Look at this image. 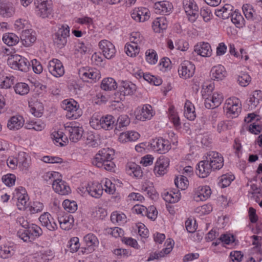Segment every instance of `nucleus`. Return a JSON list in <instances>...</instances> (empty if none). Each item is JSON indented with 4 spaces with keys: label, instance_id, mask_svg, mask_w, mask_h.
Segmentation results:
<instances>
[{
    "label": "nucleus",
    "instance_id": "obj_1",
    "mask_svg": "<svg viewBox=\"0 0 262 262\" xmlns=\"http://www.w3.org/2000/svg\"><path fill=\"white\" fill-rule=\"evenodd\" d=\"M42 234V229L34 224H30L26 229L23 231L19 230L17 233V236L26 242H31Z\"/></svg>",
    "mask_w": 262,
    "mask_h": 262
},
{
    "label": "nucleus",
    "instance_id": "obj_2",
    "mask_svg": "<svg viewBox=\"0 0 262 262\" xmlns=\"http://www.w3.org/2000/svg\"><path fill=\"white\" fill-rule=\"evenodd\" d=\"M115 121L113 116L107 115L102 116L100 119L93 117L90 123L91 126L96 129L103 128L105 130H110L113 128Z\"/></svg>",
    "mask_w": 262,
    "mask_h": 262
},
{
    "label": "nucleus",
    "instance_id": "obj_3",
    "mask_svg": "<svg viewBox=\"0 0 262 262\" xmlns=\"http://www.w3.org/2000/svg\"><path fill=\"white\" fill-rule=\"evenodd\" d=\"M8 65L14 70L26 72L30 66L29 61L25 57L19 55H13L7 60Z\"/></svg>",
    "mask_w": 262,
    "mask_h": 262
},
{
    "label": "nucleus",
    "instance_id": "obj_4",
    "mask_svg": "<svg viewBox=\"0 0 262 262\" xmlns=\"http://www.w3.org/2000/svg\"><path fill=\"white\" fill-rule=\"evenodd\" d=\"M69 35V27L68 25H62L53 36L54 45L59 49L63 48L67 44Z\"/></svg>",
    "mask_w": 262,
    "mask_h": 262
},
{
    "label": "nucleus",
    "instance_id": "obj_5",
    "mask_svg": "<svg viewBox=\"0 0 262 262\" xmlns=\"http://www.w3.org/2000/svg\"><path fill=\"white\" fill-rule=\"evenodd\" d=\"M63 108L67 111L66 117L68 119H76L82 115V111L79 108L77 102L75 101H68L65 100L63 101Z\"/></svg>",
    "mask_w": 262,
    "mask_h": 262
},
{
    "label": "nucleus",
    "instance_id": "obj_6",
    "mask_svg": "<svg viewBox=\"0 0 262 262\" xmlns=\"http://www.w3.org/2000/svg\"><path fill=\"white\" fill-rule=\"evenodd\" d=\"M183 6L191 23H194L199 17L198 7L193 0H183Z\"/></svg>",
    "mask_w": 262,
    "mask_h": 262
},
{
    "label": "nucleus",
    "instance_id": "obj_7",
    "mask_svg": "<svg viewBox=\"0 0 262 262\" xmlns=\"http://www.w3.org/2000/svg\"><path fill=\"white\" fill-rule=\"evenodd\" d=\"M205 158L213 170L220 169L224 165L223 157L217 152L210 151L207 152Z\"/></svg>",
    "mask_w": 262,
    "mask_h": 262
},
{
    "label": "nucleus",
    "instance_id": "obj_8",
    "mask_svg": "<svg viewBox=\"0 0 262 262\" xmlns=\"http://www.w3.org/2000/svg\"><path fill=\"white\" fill-rule=\"evenodd\" d=\"M202 96L205 99V106L208 109H213L219 106L223 100V97L222 94L216 92L213 93L212 95L208 94V97H205V94H202Z\"/></svg>",
    "mask_w": 262,
    "mask_h": 262
},
{
    "label": "nucleus",
    "instance_id": "obj_9",
    "mask_svg": "<svg viewBox=\"0 0 262 262\" xmlns=\"http://www.w3.org/2000/svg\"><path fill=\"white\" fill-rule=\"evenodd\" d=\"M37 15L42 18H48L51 14V8L48 4L47 0H35Z\"/></svg>",
    "mask_w": 262,
    "mask_h": 262
},
{
    "label": "nucleus",
    "instance_id": "obj_10",
    "mask_svg": "<svg viewBox=\"0 0 262 262\" xmlns=\"http://www.w3.org/2000/svg\"><path fill=\"white\" fill-rule=\"evenodd\" d=\"M150 145L154 150L162 154L167 152L170 148L168 140L161 138L153 139L150 143Z\"/></svg>",
    "mask_w": 262,
    "mask_h": 262
},
{
    "label": "nucleus",
    "instance_id": "obj_11",
    "mask_svg": "<svg viewBox=\"0 0 262 262\" xmlns=\"http://www.w3.org/2000/svg\"><path fill=\"white\" fill-rule=\"evenodd\" d=\"M195 66L191 62L185 60L179 67L178 72L180 76L184 79L192 77L195 71Z\"/></svg>",
    "mask_w": 262,
    "mask_h": 262
},
{
    "label": "nucleus",
    "instance_id": "obj_12",
    "mask_svg": "<svg viewBox=\"0 0 262 262\" xmlns=\"http://www.w3.org/2000/svg\"><path fill=\"white\" fill-rule=\"evenodd\" d=\"M50 73L54 76L58 77L62 76L64 73V70L61 62L57 59L50 60L48 65Z\"/></svg>",
    "mask_w": 262,
    "mask_h": 262
},
{
    "label": "nucleus",
    "instance_id": "obj_13",
    "mask_svg": "<svg viewBox=\"0 0 262 262\" xmlns=\"http://www.w3.org/2000/svg\"><path fill=\"white\" fill-rule=\"evenodd\" d=\"M99 46L105 58L111 59L114 56L116 49L112 42L107 40H102L99 42Z\"/></svg>",
    "mask_w": 262,
    "mask_h": 262
},
{
    "label": "nucleus",
    "instance_id": "obj_14",
    "mask_svg": "<svg viewBox=\"0 0 262 262\" xmlns=\"http://www.w3.org/2000/svg\"><path fill=\"white\" fill-rule=\"evenodd\" d=\"M65 131L69 134L70 140L73 142H77L82 136L83 130L79 126L66 125Z\"/></svg>",
    "mask_w": 262,
    "mask_h": 262
},
{
    "label": "nucleus",
    "instance_id": "obj_15",
    "mask_svg": "<svg viewBox=\"0 0 262 262\" xmlns=\"http://www.w3.org/2000/svg\"><path fill=\"white\" fill-rule=\"evenodd\" d=\"M51 181L52 182L53 188L58 194L67 195L70 192V188L65 181L61 179H53L51 180Z\"/></svg>",
    "mask_w": 262,
    "mask_h": 262
},
{
    "label": "nucleus",
    "instance_id": "obj_16",
    "mask_svg": "<svg viewBox=\"0 0 262 262\" xmlns=\"http://www.w3.org/2000/svg\"><path fill=\"white\" fill-rule=\"evenodd\" d=\"M16 196L17 197V206L19 210H24L28 205L29 196L26 189L23 187L16 189Z\"/></svg>",
    "mask_w": 262,
    "mask_h": 262
},
{
    "label": "nucleus",
    "instance_id": "obj_17",
    "mask_svg": "<svg viewBox=\"0 0 262 262\" xmlns=\"http://www.w3.org/2000/svg\"><path fill=\"white\" fill-rule=\"evenodd\" d=\"M41 225L50 231H55L57 229V225L54 219L48 212H45L39 217Z\"/></svg>",
    "mask_w": 262,
    "mask_h": 262
},
{
    "label": "nucleus",
    "instance_id": "obj_18",
    "mask_svg": "<svg viewBox=\"0 0 262 262\" xmlns=\"http://www.w3.org/2000/svg\"><path fill=\"white\" fill-rule=\"evenodd\" d=\"M169 165V159L163 156H160L155 164L154 171L159 175H163L166 172Z\"/></svg>",
    "mask_w": 262,
    "mask_h": 262
},
{
    "label": "nucleus",
    "instance_id": "obj_19",
    "mask_svg": "<svg viewBox=\"0 0 262 262\" xmlns=\"http://www.w3.org/2000/svg\"><path fill=\"white\" fill-rule=\"evenodd\" d=\"M227 113L233 115L234 117L237 116L241 112V104H239V100L237 98H229L226 102Z\"/></svg>",
    "mask_w": 262,
    "mask_h": 262
},
{
    "label": "nucleus",
    "instance_id": "obj_20",
    "mask_svg": "<svg viewBox=\"0 0 262 262\" xmlns=\"http://www.w3.org/2000/svg\"><path fill=\"white\" fill-rule=\"evenodd\" d=\"M213 170L206 159L200 161L197 165L196 173L200 177L204 178L207 177L211 170Z\"/></svg>",
    "mask_w": 262,
    "mask_h": 262
},
{
    "label": "nucleus",
    "instance_id": "obj_21",
    "mask_svg": "<svg viewBox=\"0 0 262 262\" xmlns=\"http://www.w3.org/2000/svg\"><path fill=\"white\" fill-rule=\"evenodd\" d=\"M211 194V190L209 186H199L195 191L194 200L196 202L205 201L210 196Z\"/></svg>",
    "mask_w": 262,
    "mask_h": 262
},
{
    "label": "nucleus",
    "instance_id": "obj_22",
    "mask_svg": "<svg viewBox=\"0 0 262 262\" xmlns=\"http://www.w3.org/2000/svg\"><path fill=\"white\" fill-rule=\"evenodd\" d=\"M131 16L137 21L144 22L149 18V11L145 8H136L131 13Z\"/></svg>",
    "mask_w": 262,
    "mask_h": 262
},
{
    "label": "nucleus",
    "instance_id": "obj_23",
    "mask_svg": "<svg viewBox=\"0 0 262 262\" xmlns=\"http://www.w3.org/2000/svg\"><path fill=\"white\" fill-rule=\"evenodd\" d=\"M120 93L117 92L115 95H120L125 96V95H132L136 91V86L135 84L129 81H122L119 86Z\"/></svg>",
    "mask_w": 262,
    "mask_h": 262
},
{
    "label": "nucleus",
    "instance_id": "obj_24",
    "mask_svg": "<svg viewBox=\"0 0 262 262\" xmlns=\"http://www.w3.org/2000/svg\"><path fill=\"white\" fill-rule=\"evenodd\" d=\"M15 12L13 4L9 2H0V15L4 17H11Z\"/></svg>",
    "mask_w": 262,
    "mask_h": 262
},
{
    "label": "nucleus",
    "instance_id": "obj_25",
    "mask_svg": "<svg viewBox=\"0 0 262 262\" xmlns=\"http://www.w3.org/2000/svg\"><path fill=\"white\" fill-rule=\"evenodd\" d=\"M194 51L203 57H209L211 55L212 50L210 45L207 42H200L194 47Z\"/></svg>",
    "mask_w": 262,
    "mask_h": 262
},
{
    "label": "nucleus",
    "instance_id": "obj_26",
    "mask_svg": "<svg viewBox=\"0 0 262 262\" xmlns=\"http://www.w3.org/2000/svg\"><path fill=\"white\" fill-rule=\"evenodd\" d=\"M114 155V151L113 149L104 148L99 151V153L96 155L93 162H103L107 160L112 161L113 159Z\"/></svg>",
    "mask_w": 262,
    "mask_h": 262
},
{
    "label": "nucleus",
    "instance_id": "obj_27",
    "mask_svg": "<svg viewBox=\"0 0 262 262\" xmlns=\"http://www.w3.org/2000/svg\"><path fill=\"white\" fill-rule=\"evenodd\" d=\"M156 13L166 15L171 10V4L166 1H159L154 4Z\"/></svg>",
    "mask_w": 262,
    "mask_h": 262
},
{
    "label": "nucleus",
    "instance_id": "obj_28",
    "mask_svg": "<svg viewBox=\"0 0 262 262\" xmlns=\"http://www.w3.org/2000/svg\"><path fill=\"white\" fill-rule=\"evenodd\" d=\"M58 222L60 227L65 230L70 229L73 225L74 220L72 215L66 214L64 215L58 216Z\"/></svg>",
    "mask_w": 262,
    "mask_h": 262
},
{
    "label": "nucleus",
    "instance_id": "obj_29",
    "mask_svg": "<svg viewBox=\"0 0 262 262\" xmlns=\"http://www.w3.org/2000/svg\"><path fill=\"white\" fill-rule=\"evenodd\" d=\"M210 75L212 79L221 80L225 77L226 71L223 66L219 64L212 68Z\"/></svg>",
    "mask_w": 262,
    "mask_h": 262
},
{
    "label": "nucleus",
    "instance_id": "obj_30",
    "mask_svg": "<svg viewBox=\"0 0 262 262\" xmlns=\"http://www.w3.org/2000/svg\"><path fill=\"white\" fill-rule=\"evenodd\" d=\"M20 37L23 45L26 47L30 46L36 39L29 29L23 30Z\"/></svg>",
    "mask_w": 262,
    "mask_h": 262
},
{
    "label": "nucleus",
    "instance_id": "obj_31",
    "mask_svg": "<svg viewBox=\"0 0 262 262\" xmlns=\"http://www.w3.org/2000/svg\"><path fill=\"white\" fill-rule=\"evenodd\" d=\"M232 8L231 5L226 4L222 8L215 9V14L217 17L223 19H228L233 14Z\"/></svg>",
    "mask_w": 262,
    "mask_h": 262
},
{
    "label": "nucleus",
    "instance_id": "obj_32",
    "mask_svg": "<svg viewBox=\"0 0 262 262\" xmlns=\"http://www.w3.org/2000/svg\"><path fill=\"white\" fill-rule=\"evenodd\" d=\"M103 188L101 184L99 183H92L89 184L86 187V190L88 193L93 197L99 198L102 194Z\"/></svg>",
    "mask_w": 262,
    "mask_h": 262
},
{
    "label": "nucleus",
    "instance_id": "obj_33",
    "mask_svg": "<svg viewBox=\"0 0 262 262\" xmlns=\"http://www.w3.org/2000/svg\"><path fill=\"white\" fill-rule=\"evenodd\" d=\"M167 27V20L164 16L157 17L152 22L153 30L157 33H160L161 31L165 30Z\"/></svg>",
    "mask_w": 262,
    "mask_h": 262
},
{
    "label": "nucleus",
    "instance_id": "obj_34",
    "mask_svg": "<svg viewBox=\"0 0 262 262\" xmlns=\"http://www.w3.org/2000/svg\"><path fill=\"white\" fill-rule=\"evenodd\" d=\"M126 170L129 175L133 174L134 176L137 178H140L142 177V171L140 166L135 163H127Z\"/></svg>",
    "mask_w": 262,
    "mask_h": 262
},
{
    "label": "nucleus",
    "instance_id": "obj_35",
    "mask_svg": "<svg viewBox=\"0 0 262 262\" xmlns=\"http://www.w3.org/2000/svg\"><path fill=\"white\" fill-rule=\"evenodd\" d=\"M24 125V120L20 116L12 117L8 121L7 126L11 130H17Z\"/></svg>",
    "mask_w": 262,
    "mask_h": 262
},
{
    "label": "nucleus",
    "instance_id": "obj_36",
    "mask_svg": "<svg viewBox=\"0 0 262 262\" xmlns=\"http://www.w3.org/2000/svg\"><path fill=\"white\" fill-rule=\"evenodd\" d=\"M139 137L140 134L138 133L131 131L121 133L119 137V140L121 142H126L136 141Z\"/></svg>",
    "mask_w": 262,
    "mask_h": 262
},
{
    "label": "nucleus",
    "instance_id": "obj_37",
    "mask_svg": "<svg viewBox=\"0 0 262 262\" xmlns=\"http://www.w3.org/2000/svg\"><path fill=\"white\" fill-rule=\"evenodd\" d=\"M84 241L89 251L92 252L94 250V247L98 245V241L97 237L93 234H88L84 237Z\"/></svg>",
    "mask_w": 262,
    "mask_h": 262
},
{
    "label": "nucleus",
    "instance_id": "obj_38",
    "mask_svg": "<svg viewBox=\"0 0 262 262\" xmlns=\"http://www.w3.org/2000/svg\"><path fill=\"white\" fill-rule=\"evenodd\" d=\"M184 115L189 120H194L196 117L194 107L188 100H187L185 104Z\"/></svg>",
    "mask_w": 262,
    "mask_h": 262
},
{
    "label": "nucleus",
    "instance_id": "obj_39",
    "mask_svg": "<svg viewBox=\"0 0 262 262\" xmlns=\"http://www.w3.org/2000/svg\"><path fill=\"white\" fill-rule=\"evenodd\" d=\"M30 107V112L35 117H40L43 111V106L42 104L38 101H35L32 104H29Z\"/></svg>",
    "mask_w": 262,
    "mask_h": 262
},
{
    "label": "nucleus",
    "instance_id": "obj_40",
    "mask_svg": "<svg viewBox=\"0 0 262 262\" xmlns=\"http://www.w3.org/2000/svg\"><path fill=\"white\" fill-rule=\"evenodd\" d=\"M242 9L247 19L259 20V18H257V16H255L256 13L251 5L245 4L243 6Z\"/></svg>",
    "mask_w": 262,
    "mask_h": 262
},
{
    "label": "nucleus",
    "instance_id": "obj_41",
    "mask_svg": "<svg viewBox=\"0 0 262 262\" xmlns=\"http://www.w3.org/2000/svg\"><path fill=\"white\" fill-rule=\"evenodd\" d=\"M101 88L105 91L115 90L117 88V83L112 78H104L101 82Z\"/></svg>",
    "mask_w": 262,
    "mask_h": 262
},
{
    "label": "nucleus",
    "instance_id": "obj_42",
    "mask_svg": "<svg viewBox=\"0 0 262 262\" xmlns=\"http://www.w3.org/2000/svg\"><path fill=\"white\" fill-rule=\"evenodd\" d=\"M3 40L8 46H12L18 42L19 38L13 33H6L3 35Z\"/></svg>",
    "mask_w": 262,
    "mask_h": 262
},
{
    "label": "nucleus",
    "instance_id": "obj_43",
    "mask_svg": "<svg viewBox=\"0 0 262 262\" xmlns=\"http://www.w3.org/2000/svg\"><path fill=\"white\" fill-rule=\"evenodd\" d=\"M100 78V75L97 71H94L93 70H89L88 72H85L82 74V79L83 80H86L87 79H90L96 82Z\"/></svg>",
    "mask_w": 262,
    "mask_h": 262
},
{
    "label": "nucleus",
    "instance_id": "obj_44",
    "mask_svg": "<svg viewBox=\"0 0 262 262\" xmlns=\"http://www.w3.org/2000/svg\"><path fill=\"white\" fill-rule=\"evenodd\" d=\"M170 248L171 247L165 248L158 253L154 252L150 253L149 257L148 258L147 261H149L155 259H158L160 257H164L165 255L170 252Z\"/></svg>",
    "mask_w": 262,
    "mask_h": 262
},
{
    "label": "nucleus",
    "instance_id": "obj_45",
    "mask_svg": "<svg viewBox=\"0 0 262 262\" xmlns=\"http://www.w3.org/2000/svg\"><path fill=\"white\" fill-rule=\"evenodd\" d=\"M174 184L178 188L185 190L188 185V181L186 177L181 175L180 178L177 177L175 179Z\"/></svg>",
    "mask_w": 262,
    "mask_h": 262
},
{
    "label": "nucleus",
    "instance_id": "obj_46",
    "mask_svg": "<svg viewBox=\"0 0 262 262\" xmlns=\"http://www.w3.org/2000/svg\"><path fill=\"white\" fill-rule=\"evenodd\" d=\"M93 164L97 167L103 168L106 170H111L115 166V164L111 160L105 161L103 162H93Z\"/></svg>",
    "mask_w": 262,
    "mask_h": 262
},
{
    "label": "nucleus",
    "instance_id": "obj_47",
    "mask_svg": "<svg viewBox=\"0 0 262 262\" xmlns=\"http://www.w3.org/2000/svg\"><path fill=\"white\" fill-rule=\"evenodd\" d=\"M14 90L16 93L20 95H24L28 93L29 88L28 84L25 83H18L14 86Z\"/></svg>",
    "mask_w": 262,
    "mask_h": 262
},
{
    "label": "nucleus",
    "instance_id": "obj_48",
    "mask_svg": "<svg viewBox=\"0 0 262 262\" xmlns=\"http://www.w3.org/2000/svg\"><path fill=\"white\" fill-rule=\"evenodd\" d=\"M64 209L68 212L73 213L77 209V205L75 201L66 200L62 203Z\"/></svg>",
    "mask_w": 262,
    "mask_h": 262
},
{
    "label": "nucleus",
    "instance_id": "obj_49",
    "mask_svg": "<svg viewBox=\"0 0 262 262\" xmlns=\"http://www.w3.org/2000/svg\"><path fill=\"white\" fill-rule=\"evenodd\" d=\"M125 52L128 56H136L139 52V46L137 45L126 44L125 46Z\"/></svg>",
    "mask_w": 262,
    "mask_h": 262
},
{
    "label": "nucleus",
    "instance_id": "obj_50",
    "mask_svg": "<svg viewBox=\"0 0 262 262\" xmlns=\"http://www.w3.org/2000/svg\"><path fill=\"white\" fill-rule=\"evenodd\" d=\"M140 119L141 120L142 118L143 119H150L152 116V107L149 104L144 105L141 113Z\"/></svg>",
    "mask_w": 262,
    "mask_h": 262
},
{
    "label": "nucleus",
    "instance_id": "obj_51",
    "mask_svg": "<svg viewBox=\"0 0 262 262\" xmlns=\"http://www.w3.org/2000/svg\"><path fill=\"white\" fill-rule=\"evenodd\" d=\"M130 119L126 115H121L117 119V127L121 128L129 125Z\"/></svg>",
    "mask_w": 262,
    "mask_h": 262
},
{
    "label": "nucleus",
    "instance_id": "obj_52",
    "mask_svg": "<svg viewBox=\"0 0 262 262\" xmlns=\"http://www.w3.org/2000/svg\"><path fill=\"white\" fill-rule=\"evenodd\" d=\"M237 81L241 86H246L251 81V77L247 73H241L238 77Z\"/></svg>",
    "mask_w": 262,
    "mask_h": 262
},
{
    "label": "nucleus",
    "instance_id": "obj_53",
    "mask_svg": "<svg viewBox=\"0 0 262 262\" xmlns=\"http://www.w3.org/2000/svg\"><path fill=\"white\" fill-rule=\"evenodd\" d=\"M146 60L150 64H155L158 60L156 52L153 50H148L146 52Z\"/></svg>",
    "mask_w": 262,
    "mask_h": 262
},
{
    "label": "nucleus",
    "instance_id": "obj_54",
    "mask_svg": "<svg viewBox=\"0 0 262 262\" xmlns=\"http://www.w3.org/2000/svg\"><path fill=\"white\" fill-rule=\"evenodd\" d=\"M14 254V251L10 247L4 246L0 248V256L3 258H8Z\"/></svg>",
    "mask_w": 262,
    "mask_h": 262
},
{
    "label": "nucleus",
    "instance_id": "obj_55",
    "mask_svg": "<svg viewBox=\"0 0 262 262\" xmlns=\"http://www.w3.org/2000/svg\"><path fill=\"white\" fill-rule=\"evenodd\" d=\"M2 180L6 185L10 187L14 184L16 177L13 174H7L3 176Z\"/></svg>",
    "mask_w": 262,
    "mask_h": 262
},
{
    "label": "nucleus",
    "instance_id": "obj_56",
    "mask_svg": "<svg viewBox=\"0 0 262 262\" xmlns=\"http://www.w3.org/2000/svg\"><path fill=\"white\" fill-rule=\"evenodd\" d=\"M200 14L205 22H208L211 19V10L208 7H203L200 10Z\"/></svg>",
    "mask_w": 262,
    "mask_h": 262
},
{
    "label": "nucleus",
    "instance_id": "obj_57",
    "mask_svg": "<svg viewBox=\"0 0 262 262\" xmlns=\"http://www.w3.org/2000/svg\"><path fill=\"white\" fill-rule=\"evenodd\" d=\"M79 239L76 237L71 238L68 245L71 252H76L79 249Z\"/></svg>",
    "mask_w": 262,
    "mask_h": 262
},
{
    "label": "nucleus",
    "instance_id": "obj_58",
    "mask_svg": "<svg viewBox=\"0 0 262 262\" xmlns=\"http://www.w3.org/2000/svg\"><path fill=\"white\" fill-rule=\"evenodd\" d=\"M261 97L260 91H255L253 92L252 96L250 98L249 102L251 105L255 107L258 103Z\"/></svg>",
    "mask_w": 262,
    "mask_h": 262
},
{
    "label": "nucleus",
    "instance_id": "obj_59",
    "mask_svg": "<svg viewBox=\"0 0 262 262\" xmlns=\"http://www.w3.org/2000/svg\"><path fill=\"white\" fill-rule=\"evenodd\" d=\"M130 42L133 45H137L139 47L143 41V37L140 36V34L138 32H133L131 34L130 37Z\"/></svg>",
    "mask_w": 262,
    "mask_h": 262
},
{
    "label": "nucleus",
    "instance_id": "obj_60",
    "mask_svg": "<svg viewBox=\"0 0 262 262\" xmlns=\"http://www.w3.org/2000/svg\"><path fill=\"white\" fill-rule=\"evenodd\" d=\"M243 256V254L240 251H233L230 254V257L232 262H241Z\"/></svg>",
    "mask_w": 262,
    "mask_h": 262
},
{
    "label": "nucleus",
    "instance_id": "obj_61",
    "mask_svg": "<svg viewBox=\"0 0 262 262\" xmlns=\"http://www.w3.org/2000/svg\"><path fill=\"white\" fill-rule=\"evenodd\" d=\"M147 211L145 213V215L152 220H155L158 214V211L156 207L154 206H150L147 208Z\"/></svg>",
    "mask_w": 262,
    "mask_h": 262
},
{
    "label": "nucleus",
    "instance_id": "obj_62",
    "mask_svg": "<svg viewBox=\"0 0 262 262\" xmlns=\"http://www.w3.org/2000/svg\"><path fill=\"white\" fill-rule=\"evenodd\" d=\"M124 214H119L117 212H114L111 216V220L113 223H119L125 219Z\"/></svg>",
    "mask_w": 262,
    "mask_h": 262
},
{
    "label": "nucleus",
    "instance_id": "obj_63",
    "mask_svg": "<svg viewBox=\"0 0 262 262\" xmlns=\"http://www.w3.org/2000/svg\"><path fill=\"white\" fill-rule=\"evenodd\" d=\"M51 136L52 138L55 140L56 142L59 143L61 146H64V144L60 142V140H62V138H63L64 135L62 132L60 130L54 132L51 134Z\"/></svg>",
    "mask_w": 262,
    "mask_h": 262
},
{
    "label": "nucleus",
    "instance_id": "obj_64",
    "mask_svg": "<svg viewBox=\"0 0 262 262\" xmlns=\"http://www.w3.org/2000/svg\"><path fill=\"white\" fill-rule=\"evenodd\" d=\"M219 239L227 245H229L234 242V236L230 234H224L221 235Z\"/></svg>",
    "mask_w": 262,
    "mask_h": 262
}]
</instances>
